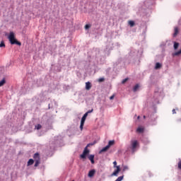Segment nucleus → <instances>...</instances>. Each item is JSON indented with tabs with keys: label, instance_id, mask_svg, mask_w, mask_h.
I'll return each instance as SVG.
<instances>
[{
	"label": "nucleus",
	"instance_id": "1",
	"mask_svg": "<svg viewBox=\"0 0 181 181\" xmlns=\"http://www.w3.org/2000/svg\"><path fill=\"white\" fill-rule=\"evenodd\" d=\"M8 39L11 45H17L18 46H22V43L15 38V33L13 32H10Z\"/></svg>",
	"mask_w": 181,
	"mask_h": 181
},
{
	"label": "nucleus",
	"instance_id": "2",
	"mask_svg": "<svg viewBox=\"0 0 181 181\" xmlns=\"http://www.w3.org/2000/svg\"><path fill=\"white\" fill-rule=\"evenodd\" d=\"M138 146H139V142H138V140H131L130 148L132 149V152H135Z\"/></svg>",
	"mask_w": 181,
	"mask_h": 181
},
{
	"label": "nucleus",
	"instance_id": "3",
	"mask_svg": "<svg viewBox=\"0 0 181 181\" xmlns=\"http://www.w3.org/2000/svg\"><path fill=\"white\" fill-rule=\"evenodd\" d=\"M119 172H121V168H119V166H117V169L112 173V176H117Z\"/></svg>",
	"mask_w": 181,
	"mask_h": 181
},
{
	"label": "nucleus",
	"instance_id": "4",
	"mask_svg": "<svg viewBox=\"0 0 181 181\" xmlns=\"http://www.w3.org/2000/svg\"><path fill=\"white\" fill-rule=\"evenodd\" d=\"M94 175H95V170H91L89 171L88 176V177H93V176H94Z\"/></svg>",
	"mask_w": 181,
	"mask_h": 181
},
{
	"label": "nucleus",
	"instance_id": "5",
	"mask_svg": "<svg viewBox=\"0 0 181 181\" xmlns=\"http://www.w3.org/2000/svg\"><path fill=\"white\" fill-rule=\"evenodd\" d=\"M110 148V146H106L104 148H103L100 151V153H103V152H107V151H108Z\"/></svg>",
	"mask_w": 181,
	"mask_h": 181
},
{
	"label": "nucleus",
	"instance_id": "6",
	"mask_svg": "<svg viewBox=\"0 0 181 181\" xmlns=\"http://www.w3.org/2000/svg\"><path fill=\"white\" fill-rule=\"evenodd\" d=\"M33 158L35 159V160H40V156L39 155V153H35L34 154Z\"/></svg>",
	"mask_w": 181,
	"mask_h": 181
},
{
	"label": "nucleus",
	"instance_id": "7",
	"mask_svg": "<svg viewBox=\"0 0 181 181\" xmlns=\"http://www.w3.org/2000/svg\"><path fill=\"white\" fill-rule=\"evenodd\" d=\"M91 88V83L90 82H86V90H90Z\"/></svg>",
	"mask_w": 181,
	"mask_h": 181
},
{
	"label": "nucleus",
	"instance_id": "8",
	"mask_svg": "<svg viewBox=\"0 0 181 181\" xmlns=\"http://www.w3.org/2000/svg\"><path fill=\"white\" fill-rule=\"evenodd\" d=\"M87 117H88V115H87V113H85L81 118V122H86V119L87 118Z\"/></svg>",
	"mask_w": 181,
	"mask_h": 181
},
{
	"label": "nucleus",
	"instance_id": "9",
	"mask_svg": "<svg viewBox=\"0 0 181 181\" xmlns=\"http://www.w3.org/2000/svg\"><path fill=\"white\" fill-rule=\"evenodd\" d=\"M89 160H90L92 164H94V155H90L88 156Z\"/></svg>",
	"mask_w": 181,
	"mask_h": 181
},
{
	"label": "nucleus",
	"instance_id": "10",
	"mask_svg": "<svg viewBox=\"0 0 181 181\" xmlns=\"http://www.w3.org/2000/svg\"><path fill=\"white\" fill-rule=\"evenodd\" d=\"M138 88H139V84H136L135 86L133 88L134 93H136L138 91Z\"/></svg>",
	"mask_w": 181,
	"mask_h": 181
},
{
	"label": "nucleus",
	"instance_id": "11",
	"mask_svg": "<svg viewBox=\"0 0 181 181\" xmlns=\"http://www.w3.org/2000/svg\"><path fill=\"white\" fill-rule=\"evenodd\" d=\"M83 153H85V155H88L90 153V150H88V147H85Z\"/></svg>",
	"mask_w": 181,
	"mask_h": 181
},
{
	"label": "nucleus",
	"instance_id": "12",
	"mask_svg": "<svg viewBox=\"0 0 181 181\" xmlns=\"http://www.w3.org/2000/svg\"><path fill=\"white\" fill-rule=\"evenodd\" d=\"M160 67H162V64H160V63H159V62H157L156 64V66H155L156 70L160 69Z\"/></svg>",
	"mask_w": 181,
	"mask_h": 181
},
{
	"label": "nucleus",
	"instance_id": "13",
	"mask_svg": "<svg viewBox=\"0 0 181 181\" xmlns=\"http://www.w3.org/2000/svg\"><path fill=\"white\" fill-rule=\"evenodd\" d=\"M114 144H115V141H114V140L110 141L108 142L107 146H109V148H111V146H112V145H114Z\"/></svg>",
	"mask_w": 181,
	"mask_h": 181
},
{
	"label": "nucleus",
	"instance_id": "14",
	"mask_svg": "<svg viewBox=\"0 0 181 181\" xmlns=\"http://www.w3.org/2000/svg\"><path fill=\"white\" fill-rule=\"evenodd\" d=\"M129 25L131 26V28H134V26H135V22L134 21H129Z\"/></svg>",
	"mask_w": 181,
	"mask_h": 181
},
{
	"label": "nucleus",
	"instance_id": "15",
	"mask_svg": "<svg viewBox=\"0 0 181 181\" xmlns=\"http://www.w3.org/2000/svg\"><path fill=\"white\" fill-rule=\"evenodd\" d=\"M136 132H139V134H142V132H144V128L138 127Z\"/></svg>",
	"mask_w": 181,
	"mask_h": 181
},
{
	"label": "nucleus",
	"instance_id": "16",
	"mask_svg": "<svg viewBox=\"0 0 181 181\" xmlns=\"http://www.w3.org/2000/svg\"><path fill=\"white\" fill-rule=\"evenodd\" d=\"M6 83V81L5 80V78H3V79L0 81V87H2V86H4Z\"/></svg>",
	"mask_w": 181,
	"mask_h": 181
},
{
	"label": "nucleus",
	"instance_id": "17",
	"mask_svg": "<svg viewBox=\"0 0 181 181\" xmlns=\"http://www.w3.org/2000/svg\"><path fill=\"white\" fill-rule=\"evenodd\" d=\"M177 33H179V29L177 28H175L174 37L177 36Z\"/></svg>",
	"mask_w": 181,
	"mask_h": 181
},
{
	"label": "nucleus",
	"instance_id": "18",
	"mask_svg": "<svg viewBox=\"0 0 181 181\" xmlns=\"http://www.w3.org/2000/svg\"><path fill=\"white\" fill-rule=\"evenodd\" d=\"M35 163V160H33V159H30L29 160H28V166H30V165H32L33 163Z\"/></svg>",
	"mask_w": 181,
	"mask_h": 181
},
{
	"label": "nucleus",
	"instance_id": "19",
	"mask_svg": "<svg viewBox=\"0 0 181 181\" xmlns=\"http://www.w3.org/2000/svg\"><path fill=\"white\" fill-rule=\"evenodd\" d=\"M181 54V49L178 51L173 54V56H180Z\"/></svg>",
	"mask_w": 181,
	"mask_h": 181
},
{
	"label": "nucleus",
	"instance_id": "20",
	"mask_svg": "<svg viewBox=\"0 0 181 181\" xmlns=\"http://www.w3.org/2000/svg\"><path fill=\"white\" fill-rule=\"evenodd\" d=\"M87 156V154L83 153L81 156H80V158H81V159H86Z\"/></svg>",
	"mask_w": 181,
	"mask_h": 181
},
{
	"label": "nucleus",
	"instance_id": "21",
	"mask_svg": "<svg viewBox=\"0 0 181 181\" xmlns=\"http://www.w3.org/2000/svg\"><path fill=\"white\" fill-rule=\"evenodd\" d=\"M40 163V160H36L35 163V167L37 168V166H39Z\"/></svg>",
	"mask_w": 181,
	"mask_h": 181
},
{
	"label": "nucleus",
	"instance_id": "22",
	"mask_svg": "<svg viewBox=\"0 0 181 181\" xmlns=\"http://www.w3.org/2000/svg\"><path fill=\"white\" fill-rule=\"evenodd\" d=\"M177 47H179V43L177 42H174V49L175 50H176L177 49Z\"/></svg>",
	"mask_w": 181,
	"mask_h": 181
},
{
	"label": "nucleus",
	"instance_id": "23",
	"mask_svg": "<svg viewBox=\"0 0 181 181\" xmlns=\"http://www.w3.org/2000/svg\"><path fill=\"white\" fill-rule=\"evenodd\" d=\"M93 145H95V141H94L93 143H90L88 144L86 147L88 148L90 146H93Z\"/></svg>",
	"mask_w": 181,
	"mask_h": 181
},
{
	"label": "nucleus",
	"instance_id": "24",
	"mask_svg": "<svg viewBox=\"0 0 181 181\" xmlns=\"http://www.w3.org/2000/svg\"><path fill=\"white\" fill-rule=\"evenodd\" d=\"M84 127V122H81V125H80V128L81 130L83 131V127Z\"/></svg>",
	"mask_w": 181,
	"mask_h": 181
},
{
	"label": "nucleus",
	"instance_id": "25",
	"mask_svg": "<svg viewBox=\"0 0 181 181\" xmlns=\"http://www.w3.org/2000/svg\"><path fill=\"white\" fill-rule=\"evenodd\" d=\"M0 47H5V42L4 41H1L0 43Z\"/></svg>",
	"mask_w": 181,
	"mask_h": 181
},
{
	"label": "nucleus",
	"instance_id": "26",
	"mask_svg": "<svg viewBox=\"0 0 181 181\" xmlns=\"http://www.w3.org/2000/svg\"><path fill=\"white\" fill-rule=\"evenodd\" d=\"M90 28H91V25H90L89 24H86L85 25V29L87 30V29H90Z\"/></svg>",
	"mask_w": 181,
	"mask_h": 181
},
{
	"label": "nucleus",
	"instance_id": "27",
	"mask_svg": "<svg viewBox=\"0 0 181 181\" xmlns=\"http://www.w3.org/2000/svg\"><path fill=\"white\" fill-rule=\"evenodd\" d=\"M127 81H128V78H126L123 79L122 83V84H125V83H127Z\"/></svg>",
	"mask_w": 181,
	"mask_h": 181
},
{
	"label": "nucleus",
	"instance_id": "28",
	"mask_svg": "<svg viewBox=\"0 0 181 181\" xmlns=\"http://www.w3.org/2000/svg\"><path fill=\"white\" fill-rule=\"evenodd\" d=\"M123 172H125V170H128V166L124 165L122 169Z\"/></svg>",
	"mask_w": 181,
	"mask_h": 181
},
{
	"label": "nucleus",
	"instance_id": "29",
	"mask_svg": "<svg viewBox=\"0 0 181 181\" xmlns=\"http://www.w3.org/2000/svg\"><path fill=\"white\" fill-rule=\"evenodd\" d=\"M105 79L104 78H100L99 79H98V81H99V83H103V81H104Z\"/></svg>",
	"mask_w": 181,
	"mask_h": 181
},
{
	"label": "nucleus",
	"instance_id": "30",
	"mask_svg": "<svg viewBox=\"0 0 181 181\" xmlns=\"http://www.w3.org/2000/svg\"><path fill=\"white\" fill-rule=\"evenodd\" d=\"M36 129H40L42 128V125L40 124H37V126H35Z\"/></svg>",
	"mask_w": 181,
	"mask_h": 181
},
{
	"label": "nucleus",
	"instance_id": "31",
	"mask_svg": "<svg viewBox=\"0 0 181 181\" xmlns=\"http://www.w3.org/2000/svg\"><path fill=\"white\" fill-rule=\"evenodd\" d=\"M93 111H94L93 109L88 110L87 112H86V114H87V115H88V114H91V112H93Z\"/></svg>",
	"mask_w": 181,
	"mask_h": 181
},
{
	"label": "nucleus",
	"instance_id": "32",
	"mask_svg": "<svg viewBox=\"0 0 181 181\" xmlns=\"http://www.w3.org/2000/svg\"><path fill=\"white\" fill-rule=\"evenodd\" d=\"M178 169H181V160L178 163Z\"/></svg>",
	"mask_w": 181,
	"mask_h": 181
},
{
	"label": "nucleus",
	"instance_id": "33",
	"mask_svg": "<svg viewBox=\"0 0 181 181\" xmlns=\"http://www.w3.org/2000/svg\"><path fill=\"white\" fill-rule=\"evenodd\" d=\"M114 168H117V161L113 162Z\"/></svg>",
	"mask_w": 181,
	"mask_h": 181
},
{
	"label": "nucleus",
	"instance_id": "34",
	"mask_svg": "<svg viewBox=\"0 0 181 181\" xmlns=\"http://www.w3.org/2000/svg\"><path fill=\"white\" fill-rule=\"evenodd\" d=\"M115 97V95H112V96L110 97V100H112Z\"/></svg>",
	"mask_w": 181,
	"mask_h": 181
},
{
	"label": "nucleus",
	"instance_id": "35",
	"mask_svg": "<svg viewBox=\"0 0 181 181\" xmlns=\"http://www.w3.org/2000/svg\"><path fill=\"white\" fill-rule=\"evenodd\" d=\"M173 114H176V110L175 109L173 110Z\"/></svg>",
	"mask_w": 181,
	"mask_h": 181
},
{
	"label": "nucleus",
	"instance_id": "36",
	"mask_svg": "<svg viewBox=\"0 0 181 181\" xmlns=\"http://www.w3.org/2000/svg\"><path fill=\"white\" fill-rule=\"evenodd\" d=\"M144 119L146 118V116H144Z\"/></svg>",
	"mask_w": 181,
	"mask_h": 181
},
{
	"label": "nucleus",
	"instance_id": "37",
	"mask_svg": "<svg viewBox=\"0 0 181 181\" xmlns=\"http://www.w3.org/2000/svg\"><path fill=\"white\" fill-rule=\"evenodd\" d=\"M137 118H138V119H139L140 117H139V116H138V117H137Z\"/></svg>",
	"mask_w": 181,
	"mask_h": 181
}]
</instances>
